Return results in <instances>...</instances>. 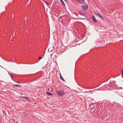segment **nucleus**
<instances>
[{
	"label": "nucleus",
	"mask_w": 123,
	"mask_h": 123,
	"mask_svg": "<svg viewBox=\"0 0 123 123\" xmlns=\"http://www.w3.org/2000/svg\"><path fill=\"white\" fill-rule=\"evenodd\" d=\"M57 94H58V96L59 97H61L64 95L65 93L64 91H56Z\"/></svg>",
	"instance_id": "nucleus-1"
},
{
	"label": "nucleus",
	"mask_w": 123,
	"mask_h": 123,
	"mask_svg": "<svg viewBox=\"0 0 123 123\" xmlns=\"http://www.w3.org/2000/svg\"><path fill=\"white\" fill-rule=\"evenodd\" d=\"M82 8L83 10L86 11L88 8V6L86 4H85L84 6H82Z\"/></svg>",
	"instance_id": "nucleus-2"
},
{
	"label": "nucleus",
	"mask_w": 123,
	"mask_h": 123,
	"mask_svg": "<svg viewBox=\"0 0 123 123\" xmlns=\"http://www.w3.org/2000/svg\"><path fill=\"white\" fill-rule=\"evenodd\" d=\"M79 14L81 15H85L86 14V12L83 11H79Z\"/></svg>",
	"instance_id": "nucleus-3"
},
{
	"label": "nucleus",
	"mask_w": 123,
	"mask_h": 123,
	"mask_svg": "<svg viewBox=\"0 0 123 123\" xmlns=\"http://www.w3.org/2000/svg\"><path fill=\"white\" fill-rule=\"evenodd\" d=\"M87 16H86V18L87 20H89L91 18V16L90 15H88Z\"/></svg>",
	"instance_id": "nucleus-4"
},
{
	"label": "nucleus",
	"mask_w": 123,
	"mask_h": 123,
	"mask_svg": "<svg viewBox=\"0 0 123 123\" xmlns=\"http://www.w3.org/2000/svg\"><path fill=\"white\" fill-rule=\"evenodd\" d=\"M108 116H105L104 118L103 119L105 121H106L107 120H107L108 119Z\"/></svg>",
	"instance_id": "nucleus-5"
},
{
	"label": "nucleus",
	"mask_w": 123,
	"mask_h": 123,
	"mask_svg": "<svg viewBox=\"0 0 123 123\" xmlns=\"http://www.w3.org/2000/svg\"><path fill=\"white\" fill-rule=\"evenodd\" d=\"M78 1L81 4H83L84 2V0H78Z\"/></svg>",
	"instance_id": "nucleus-6"
},
{
	"label": "nucleus",
	"mask_w": 123,
	"mask_h": 123,
	"mask_svg": "<svg viewBox=\"0 0 123 123\" xmlns=\"http://www.w3.org/2000/svg\"><path fill=\"white\" fill-rule=\"evenodd\" d=\"M92 19L95 22H97V21L95 19V16H92Z\"/></svg>",
	"instance_id": "nucleus-7"
},
{
	"label": "nucleus",
	"mask_w": 123,
	"mask_h": 123,
	"mask_svg": "<svg viewBox=\"0 0 123 123\" xmlns=\"http://www.w3.org/2000/svg\"><path fill=\"white\" fill-rule=\"evenodd\" d=\"M46 93L49 96H52V94L51 93L48 92H46Z\"/></svg>",
	"instance_id": "nucleus-8"
},
{
	"label": "nucleus",
	"mask_w": 123,
	"mask_h": 123,
	"mask_svg": "<svg viewBox=\"0 0 123 123\" xmlns=\"http://www.w3.org/2000/svg\"><path fill=\"white\" fill-rule=\"evenodd\" d=\"M60 1H61V4L64 6H65V4L63 1L62 0H60Z\"/></svg>",
	"instance_id": "nucleus-9"
},
{
	"label": "nucleus",
	"mask_w": 123,
	"mask_h": 123,
	"mask_svg": "<svg viewBox=\"0 0 123 123\" xmlns=\"http://www.w3.org/2000/svg\"><path fill=\"white\" fill-rule=\"evenodd\" d=\"M18 98H20L21 99L22 98H26L27 99H28V98L27 97H22V96H21V97H18Z\"/></svg>",
	"instance_id": "nucleus-10"
},
{
	"label": "nucleus",
	"mask_w": 123,
	"mask_h": 123,
	"mask_svg": "<svg viewBox=\"0 0 123 123\" xmlns=\"http://www.w3.org/2000/svg\"><path fill=\"white\" fill-rule=\"evenodd\" d=\"M60 78L61 79V80H62L64 81H65V80H64V79H63V78L62 77L60 73Z\"/></svg>",
	"instance_id": "nucleus-11"
},
{
	"label": "nucleus",
	"mask_w": 123,
	"mask_h": 123,
	"mask_svg": "<svg viewBox=\"0 0 123 123\" xmlns=\"http://www.w3.org/2000/svg\"><path fill=\"white\" fill-rule=\"evenodd\" d=\"M50 89H51V90H50L49 88H48V91H50V92H51L53 90V88L52 87H50Z\"/></svg>",
	"instance_id": "nucleus-12"
},
{
	"label": "nucleus",
	"mask_w": 123,
	"mask_h": 123,
	"mask_svg": "<svg viewBox=\"0 0 123 123\" xmlns=\"http://www.w3.org/2000/svg\"><path fill=\"white\" fill-rule=\"evenodd\" d=\"M14 86H16V87H20L21 86L20 85H18V84H15V85H14Z\"/></svg>",
	"instance_id": "nucleus-13"
},
{
	"label": "nucleus",
	"mask_w": 123,
	"mask_h": 123,
	"mask_svg": "<svg viewBox=\"0 0 123 123\" xmlns=\"http://www.w3.org/2000/svg\"><path fill=\"white\" fill-rule=\"evenodd\" d=\"M100 18L103 20H104V17L102 15L101 16Z\"/></svg>",
	"instance_id": "nucleus-14"
},
{
	"label": "nucleus",
	"mask_w": 123,
	"mask_h": 123,
	"mask_svg": "<svg viewBox=\"0 0 123 123\" xmlns=\"http://www.w3.org/2000/svg\"><path fill=\"white\" fill-rule=\"evenodd\" d=\"M9 75L10 76L11 78L12 79V73L9 74Z\"/></svg>",
	"instance_id": "nucleus-15"
},
{
	"label": "nucleus",
	"mask_w": 123,
	"mask_h": 123,
	"mask_svg": "<svg viewBox=\"0 0 123 123\" xmlns=\"http://www.w3.org/2000/svg\"><path fill=\"white\" fill-rule=\"evenodd\" d=\"M94 13L95 15H98V13H98V12H94Z\"/></svg>",
	"instance_id": "nucleus-16"
},
{
	"label": "nucleus",
	"mask_w": 123,
	"mask_h": 123,
	"mask_svg": "<svg viewBox=\"0 0 123 123\" xmlns=\"http://www.w3.org/2000/svg\"><path fill=\"white\" fill-rule=\"evenodd\" d=\"M3 112L4 113V114L5 115H6V112H5V111H4L3 110Z\"/></svg>",
	"instance_id": "nucleus-17"
},
{
	"label": "nucleus",
	"mask_w": 123,
	"mask_h": 123,
	"mask_svg": "<svg viewBox=\"0 0 123 123\" xmlns=\"http://www.w3.org/2000/svg\"><path fill=\"white\" fill-rule=\"evenodd\" d=\"M123 69H122V70H121V73H122V77L123 78Z\"/></svg>",
	"instance_id": "nucleus-18"
},
{
	"label": "nucleus",
	"mask_w": 123,
	"mask_h": 123,
	"mask_svg": "<svg viewBox=\"0 0 123 123\" xmlns=\"http://www.w3.org/2000/svg\"><path fill=\"white\" fill-rule=\"evenodd\" d=\"M44 2H45L46 4H47L48 5H49V4L46 1H44Z\"/></svg>",
	"instance_id": "nucleus-19"
},
{
	"label": "nucleus",
	"mask_w": 123,
	"mask_h": 123,
	"mask_svg": "<svg viewBox=\"0 0 123 123\" xmlns=\"http://www.w3.org/2000/svg\"><path fill=\"white\" fill-rule=\"evenodd\" d=\"M42 57L41 56L39 57L38 58V59L39 60H41V59H42Z\"/></svg>",
	"instance_id": "nucleus-20"
},
{
	"label": "nucleus",
	"mask_w": 123,
	"mask_h": 123,
	"mask_svg": "<svg viewBox=\"0 0 123 123\" xmlns=\"http://www.w3.org/2000/svg\"><path fill=\"white\" fill-rule=\"evenodd\" d=\"M101 15H102L101 14H100L99 13H98V15L97 16H98L99 17H100V16Z\"/></svg>",
	"instance_id": "nucleus-21"
},
{
	"label": "nucleus",
	"mask_w": 123,
	"mask_h": 123,
	"mask_svg": "<svg viewBox=\"0 0 123 123\" xmlns=\"http://www.w3.org/2000/svg\"><path fill=\"white\" fill-rule=\"evenodd\" d=\"M63 17V16H60V18H59L60 19H62V17Z\"/></svg>",
	"instance_id": "nucleus-22"
},
{
	"label": "nucleus",
	"mask_w": 123,
	"mask_h": 123,
	"mask_svg": "<svg viewBox=\"0 0 123 123\" xmlns=\"http://www.w3.org/2000/svg\"><path fill=\"white\" fill-rule=\"evenodd\" d=\"M17 83H20V82L19 81H17Z\"/></svg>",
	"instance_id": "nucleus-23"
},
{
	"label": "nucleus",
	"mask_w": 123,
	"mask_h": 123,
	"mask_svg": "<svg viewBox=\"0 0 123 123\" xmlns=\"http://www.w3.org/2000/svg\"><path fill=\"white\" fill-rule=\"evenodd\" d=\"M4 116V117H5V118H6V119H7V117H6V116Z\"/></svg>",
	"instance_id": "nucleus-24"
},
{
	"label": "nucleus",
	"mask_w": 123,
	"mask_h": 123,
	"mask_svg": "<svg viewBox=\"0 0 123 123\" xmlns=\"http://www.w3.org/2000/svg\"><path fill=\"white\" fill-rule=\"evenodd\" d=\"M16 122V123H18V122Z\"/></svg>",
	"instance_id": "nucleus-25"
},
{
	"label": "nucleus",
	"mask_w": 123,
	"mask_h": 123,
	"mask_svg": "<svg viewBox=\"0 0 123 123\" xmlns=\"http://www.w3.org/2000/svg\"><path fill=\"white\" fill-rule=\"evenodd\" d=\"M23 115L24 116V115Z\"/></svg>",
	"instance_id": "nucleus-26"
},
{
	"label": "nucleus",
	"mask_w": 123,
	"mask_h": 123,
	"mask_svg": "<svg viewBox=\"0 0 123 123\" xmlns=\"http://www.w3.org/2000/svg\"><path fill=\"white\" fill-rule=\"evenodd\" d=\"M64 1H66V0H64Z\"/></svg>",
	"instance_id": "nucleus-27"
}]
</instances>
